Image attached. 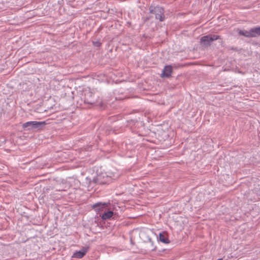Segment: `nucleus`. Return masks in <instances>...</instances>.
<instances>
[{
	"mask_svg": "<svg viewBox=\"0 0 260 260\" xmlns=\"http://www.w3.org/2000/svg\"><path fill=\"white\" fill-rule=\"evenodd\" d=\"M220 39V36L215 35H209L202 37L200 39L201 45L204 47L211 45V43L215 40Z\"/></svg>",
	"mask_w": 260,
	"mask_h": 260,
	"instance_id": "nucleus-1",
	"label": "nucleus"
},
{
	"mask_svg": "<svg viewBox=\"0 0 260 260\" xmlns=\"http://www.w3.org/2000/svg\"><path fill=\"white\" fill-rule=\"evenodd\" d=\"M150 13L155 15V18L162 21L165 19L164 9L159 6L153 7L151 6L149 8Z\"/></svg>",
	"mask_w": 260,
	"mask_h": 260,
	"instance_id": "nucleus-2",
	"label": "nucleus"
},
{
	"mask_svg": "<svg viewBox=\"0 0 260 260\" xmlns=\"http://www.w3.org/2000/svg\"><path fill=\"white\" fill-rule=\"evenodd\" d=\"M45 124L44 121H28L22 124V127L27 130L38 128L40 126Z\"/></svg>",
	"mask_w": 260,
	"mask_h": 260,
	"instance_id": "nucleus-3",
	"label": "nucleus"
},
{
	"mask_svg": "<svg viewBox=\"0 0 260 260\" xmlns=\"http://www.w3.org/2000/svg\"><path fill=\"white\" fill-rule=\"evenodd\" d=\"M89 248L88 247H84L80 250L75 252L72 257L76 258H82L88 251Z\"/></svg>",
	"mask_w": 260,
	"mask_h": 260,
	"instance_id": "nucleus-4",
	"label": "nucleus"
},
{
	"mask_svg": "<svg viewBox=\"0 0 260 260\" xmlns=\"http://www.w3.org/2000/svg\"><path fill=\"white\" fill-rule=\"evenodd\" d=\"M172 72L173 70L171 66H166L162 71L161 77L169 78L171 76Z\"/></svg>",
	"mask_w": 260,
	"mask_h": 260,
	"instance_id": "nucleus-5",
	"label": "nucleus"
},
{
	"mask_svg": "<svg viewBox=\"0 0 260 260\" xmlns=\"http://www.w3.org/2000/svg\"><path fill=\"white\" fill-rule=\"evenodd\" d=\"M109 203L99 202L93 205L92 208L96 211L103 210L108 207Z\"/></svg>",
	"mask_w": 260,
	"mask_h": 260,
	"instance_id": "nucleus-6",
	"label": "nucleus"
},
{
	"mask_svg": "<svg viewBox=\"0 0 260 260\" xmlns=\"http://www.w3.org/2000/svg\"><path fill=\"white\" fill-rule=\"evenodd\" d=\"M93 94L90 91H88L85 94V103L89 104H93L95 102V100L92 98Z\"/></svg>",
	"mask_w": 260,
	"mask_h": 260,
	"instance_id": "nucleus-7",
	"label": "nucleus"
},
{
	"mask_svg": "<svg viewBox=\"0 0 260 260\" xmlns=\"http://www.w3.org/2000/svg\"><path fill=\"white\" fill-rule=\"evenodd\" d=\"M159 240L165 244H168L170 243V240L168 238L165 233H160L159 235Z\"/></svg>",
	"mask_w": 260,
	"mask_h": 260,
	"instance_id": "nucleus-8",
	"label": "nucleus"
},
{
	"mask_svg": "<svg viewBox=\"0 0 260 260\" xmlns=\"http://www.w3.org/2000/svg\"><path fill=\"white\" fill-rule=\"evenodd\" d=\"M252 37L260 36V27H256L250 29Z\"/></svg>",
	"mask_w": 260,
	"mask_h": 260,
	"instance_id": "nucleus-9",
	"label": "nucleus"
},
{
	"mask_svg": "<svg viewBox=\"0 0 260 260\" xmlns=\"http://www.w3.org/2000/svg\"><path fill=\"white\" fill-rule=\"evenodd\" d=\"M113 215V212L111 211H108L104 212L101 217L103 219L106 220L110 218Z\"/></svg>",
	"mask_w": 260,
	"mask_h": 260,
	"instance_id": "nucleus-10",
	"label": "nucleus"
},
{
	"mask_svg": "<svg viewBox=\"0 0 260 260\" xmlns=\"http://www.w3.org/2000/svg\"><path fill=\"white\" fill-rule=\"evenodd\" d=\"M239 34L240 35L245 36L246 37L250 38L252 37V35H251L250 30L249 31L246 30H240Z\"/></svg>",
	"mask_w": 260,
	"mask_h": 260,
	"instance_id": "nucleus-11",
	"label": "nucleus"
},
{
	"mask_svg": "<svg viewBox=\"0 0 260 260\" xmlns=\"http://www.w3.org/2000/svg\"><path fill=\"white\" fill-rule=\"evenodd\" d=\"M90 183H95V184H104L105 182L100 180V176H98L96 178H94L92 181L90 182Z\"/></svg>",
	"mask_w": 260,
	"mask_h": 260,
	"instance_id": "nucleus-12",
	"label": "nucleus"
},
{
	"mask_svg": "<svg viewBox=\"0 0 260 260\" xmlns=\"http://www.w3.org/2000/svg\"><path fill=\"white\" fill-rule=\"evenodd\" d=\"M156 249V247H155L153 249H152V250H155Z\"/></svg>",
	"mask_w": 260,
	"mask_h": 260,
	"instance_id": "nucleus-13",
	"label": "nucleus"
}]
</instances>
